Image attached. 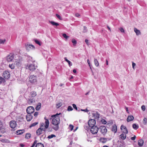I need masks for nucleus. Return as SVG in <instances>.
I'll return each mask as SVG.
<instances>
[{"label":"nucleus","instance_id":"nucleus-1","mask_svg":"<svg viewBox=\"0 0 147 147\" xmlns=\"http://www.w3.org/2000/svg\"><path fill=\"white\" fill-rule=\"evenodd\" d=\"M60 114L61 113L59 114L57 113L51 116V117L53 118L52 121V124L55 126V127H53V128L55 131H57L59 128L58 125L60 123V121L59 117L58 115Z\"/></svg>","mask_w":147,"mask_h":147},{"label":"nucleus","instance_id":"nucleus-15","mask_svg":"<svg viewBox=\"0 0 147 147\" xmlns=\"http://www.w3.org/2000/svg\"><path fill=\"white\" fill-rule=\"evenodd\" d=\"M32 116L31 114H28V115L26 116V118L27 121H30L32 119Z\"/></svg>","mask_w":147,"mask_h":147},{"label":"nucleus","instance_id":"nucleus-23","mask_svg":"<svg viewBox=\"0 0 147 147\" xmlns=\"http://www.w3.org/2000/svg\"><path fill=\"white\" fill-rule=\"evenodd\" d=\"M108 139L102 138H101L100 140V142L103 143H105L107 141Z\"/></svg>","mask_w":147,"mask_h":147},{"label":"nucleus","instance_id":"nucleus-44","mask_svg":"<svg viewBox=\"0 0 147 147\" xmlns=\"http://www.w3.org/2000/svg\"><path fill=\"white\" fill-rule=\"evenodd\" d=\"M9 67L12 69H14L15 68L14 65L13 64H9Z\"/></svg>","mask_w":147,"mask_h":147},{"label":"nucleus","instance_id":"nucleus-12","mask_svg":"<svg viewBox=\"0 0 147 147\" xmlns=\"http://www.w3.org/2000/svg\"><path fill=\"white\" fill-rule=\"evenodd\" d=\"M121 130L123 131V132L125 134H127L128 133V131L126 127L125 126L122 125L121 127Z\"/></svg>","mask_w":147,"mask_h":147},{"label":"nucleus","instance_id":"nucleus-40","mask_svg":"<svg viewBox=\"0 0 147 147\" xmlns=\"http://www.w3.org/2000/svg\"><path fill=\"white\" fill-rule=\"evenodd\" d=\"M6 41L5 39H0V44H4L5 42Z\"/></svg>","mask_w":147,"mask_h":147},{"label":"nucleus","instance_id":"nucleus-11","mask_svg":"<svg viewBox=\"0 0 147 147\" xmlns=\"http://www.w3.org/2000/svg\"><path fill=\"white\" fill-rule=\"evenodd\" d=\"M3 76L5 79H8L10 77L9 72L8 71H5L3 73Z\"/></svg>","mask_w":147,"mask_h":147},{"label":"nucleus","instance_id":"nucleus-33","mask_svg":"<svg viewBox=\"0 0 147 147\" xmlns=\"http://www.w3.org/2000/svg\"><path fill=\"white\" fill-rule=\"evenodd\" d=\"M64 59L68 63L69 66H71L72 65V63L70 62V61L68 60L66 57H65L64 58Z\"/></svg>","mask_w":147,"mask_h":147},{"label":"nucleus","instance_id":"nucleus-57","mask_svg":"<svg viewBox=\"0 0 147 147\" xmlns=\"http://www.w3.org/2000/svg\"><path fill=\"white\" fill-rule=\"evenodd\" d=\"M85 41L88 45H89V43L88 42V40L87 39H85Z\"/></svg>","mask_w":147,"mask_h":147},{"label":"nucleus","instance_id":"nucleus-13","mask_svg":"<svg viewBox=\"0 0 147 147\" xmlns=\"http://www.w3.org/2000/svg\"><path fill=\"white\" fill-rule=\"evenodd\" d=\"M9 125L11 128H14L16 126V123L15 121H10Z\"/></svg>","mask_w":147,"mask_h":147},{"label":"nucleus","instance_id":"nucleus-50","mask_svg":"<svg viewBox=\"0 0 147 147\" xmlns=\"http://www.w3.org/2000/svg\"><path fill=\"white\" fill-rule=\"evenodd\" d=\"M37 142V141L36 140H35L33 144L30 147H34L35 144H36Z\"/></svg>","mask_w":147,"mask_h":147},{"label":"nucleus","instance_id":"nucleus-53","mask_svg":"<svg viewBox=\"0 0 147 147\" xmlns=\"http://www.w3.org/2000/svg\"><path fill=\"white\" fill-rule=\"evenodd\" d=\"M45 124L44 123H42L40 124V128H43L45 127Z\"/></svg>","mask_w":147,"mask_h":147},{"label":"nucleus","instance_id":"nucleus-47","mask_svg":"<svg viewBox=\"0 0 147 147\" xmlns=\"http://www.w3.org/2000/svg\"><path fill=\"white\" fill-rule=\"evenodd\" d=\"M63 36L66 39H67L69 37V36H67L66 34H63Z\"/></svg>","mask_w":147,"mask_h":147},{"label":"nucleus","instance_id":"nucleus-5","mask_svg":"<svg viewBox=\"0 0 147 147\" xmlns=\"http://www.w3.org/2000/svg\"><path fill=\"white\" fill-rule=\"evenodd\" d=\"M98 130V127L96 126H93L91 127L90 131L93 134H95L97 133Z\"/></svg>","mask_w":147,"mask_h":147},{"label":"nucleus","instance_id":"nucleus-61","mask_svg":"<svg viewBox=\"0 0 147 147\" xmlns=\"http://www.w3.org/2000/svg\"><path fill=\"white\" fill-rule=\"evenodd\" d=\"M75 16L76 17H78L79 16H80V15L78 13H76V14H75Z\"/></svg>","mask_w":147,"mask_h":147},{"label":"nucleus","instance_id":"nucleus-52","mask_svg":"<svg viewBox=\"0 0 147 147\" xmlns=\"http://www.w3.org/2000/svg\"><path fill=\"white\" fill-rule=\"evenodd\" d=\"M69 127L71 131H72L73 129L74 126L73 125L70 124L69 125Z\"/></svg>","mask_w":147,"mask_h":147},{"label":"nucleus","instance_id":"nucleus-38","mask_svg":"<svg viewBox=\"0 0 147 147\" xmlns=\"http://www.w3.org/2000/svg\"><path fill=\"white\" fill-rule=\"evenodd\" d=\"M72 42L73 44V45L75 46L77 43V41L76 40L74 39H73L72 40Z\"/></svg>","mask_w":147,"mask_h":147},{"label":"nucleus","instance_id":"nucleus-14","mask_svg":"<svg viewBox=\"0 0 147 147\" xmlns=\"http://www.w3.org/2000/svg\"><path fill=\"white\" fill-rule=\"evenodd\" d=\"M41 128H39L36 130V134L37 136H39L44 133Z\"/></svg>","mask_w":147,"mask_h":147},{"label":"nucleus","instance_id":"nucleus-8","mask_svg":"<svg viewBox=\"0 0 147 147\" xmlns=\"http://www.w3.org/2000/svg\"><path fill=\"white\" fill-rule=\"evenodd\" d=\"M96 121L94 119H91L88 122V124L90 127H92L93 126H95Z\"/></svg>","mask_w":147,"mask_h":147},{"label":"nucleus","instance_id":"nucleus-3","mask_svg":"<svg viewBox=\"0 0 147 147\" xmlns=\"http://www.w3.org/2000/svg\"><path fill=\"white\" fill-rule=\"evenodd\" d=\"M15 55L12 54H10L6 57V60L8 62H10L13 61V59H15L14 57Z\"/></svg>","mask_w":147,"mask_h":147},{"label":"nucleus","instance_id":"nucleus-55","mask_svg":"<svg viewBox=\"0 0 147 147\" xmlns=\"http://www.w3.org/2000/svg\"><path fill=\"white\" fill-rule=\"evenodd\" d=\"M141 109L143 111H144L145 110V106L144 105L142 106Z\"/></svg>","mask_w":147,"mask_h":147},{"label":"nucleus","instance_id":"nucleus-62","mask_svg":"<svg viewBox=\"0 0 147 147\" xmlns=\"http://www.w3.org/2000/svg\"><path fill=\"white\" fill-rule=\"evenodd\" d=\"M87 62L89 64V66H90V61H89V59H88L87 60Z\"/></svg>","mask_w":147,"mask_h":147},{"label":"nucleus","instance_id":"nucleus-41","mask_svg":"<svg viewBox=\"0 0 147 147\" xmlns=\"http://www.w3.org/2000/svg\"><path fill=\"white\" fill-rule=\"evenodd\" d=\"M56 136L54 134H51V135L49 136L47 138L48 139H51V138H53L54 137H55Z\"/></svg>","mask_w":147,"mask_h":147},{"label":"nucleus","instance_id":"nucleus-16","mask_svg":"<svg viewBox=\"0 0 147 147\" xmlns=\"http://www.w3.org/2000/svg\"><path fill=\"white\" fill-rule=\"evenodd\" d=\"M92 115L94 118L97 119L99 118L100 114L98 112H96L94 113H92Z\"/></svg>","mask_w":147,"mask_h":147},{"label":"nucleus","instance_id":"nucleus-64","mask_svg":"<svg viewBox=\"0 0 147 147\" xmlns=\"http://www.w3.org/2000/svg\"><path fill=\"white\" fill-rule=\"evenodd\" d=\"M117 147H124V146L123 145L120 144V145L117 146Z\"/></svg>","mask_w":147,"mask_h":147},{"label":"nucleus","instance_id":"nucleus-59","mask_svg":"<svg viewBox=\"0 0 147 147\" xmlns=\"http://www.w3.org/2000/svg\"><path fill=\"white\" fill-rule=\"evenodd\" d=\"M38 112H35L34 114V116H35V117H37V115H38Z\"/></svg>","mask_w":147,"mask_h":147},{"label":"nucleus","instance_id":"nucleus-25","mask_svg":"<svg viewBox=\"0 0 147 147\" xmlns=\"http://www.w3.org/2000/svg\"><path fill=\"white\" fill-rule=\"evenodd\" d=\"M24 131V129L19 130L16 131V133L18 135H20L22 134Z\"/></svg>","mask_w":147,"mask_h":147},{"label":"nucleus","instance_id":"nucleus-43","mask_svg":"<svg viewBox=\"0 0 147 147\" xmlns=\"http://www.w3.org/2000/svg\"><path fill=\"white\" fill-rule=\"evenodd\" d=\"M147 122V118H144V119L143 121V123L144 125L146 124V123Z\"/></svg>","mask_w":147,"mask_h":147},{"label":"nucleus","instance_id":"nucleus-21","mask_svg":"<svg viewBox=\"0 0 147 147\" xmlns=\"http://www.w3.org/2000/svg\"><path fill=\"white\" fill-rule=\"evenodd\" d=\"M144 141L143 140L140 139L138 141V144L140 146H142L143 144Z\"/></svg>","mask_w":147,"mask_h":147},{"label":"nucleus","instance_id":"nucleus-49","mask_svg":"<svg viewBox=\"0 0 147 147\" xmlns=\"http://www.w3.org/2000/svg\"><path fill=\"white\" fill-rule=\"evenodd\" d=\"M84 29L83 30V32H87V28L85 26H84Z\"/></svg>","mask_w":147,"mask_h":147},{"label":"nucleus","instance_id":"nucleus-17","mask_svg":"<svg viewBox=\"0 0 147 147\" xmlns=\"http://www.w3.org/2000/svg\"><path fill=\"white\" fill-rule=\"evenodd\" d=\"M134 119V117L133 116L129 115L127 117V122L130 121H132Z\"/></svg>","mask_w":147,"mask_h":147},{"label":"nucleus","instance_id":"nucleus-19","mask_svg":"<svg viewBox=\"0 0 147 147\" xmlns=\"http://www.w3.org/2000/svg\"><path fill=\"white\" fill-rule=\"evenodd\" d=\"M134 31L136 33V35H138L141 34V32L140 30L136 28H134Z\"/></svg>","mask_w":147,"mask_h":147},{"label":"nucleus","instance_id":"nucleus-30","mask_svg":"<svg viewBox=\"0 0 147 147\" xmlns=\"http://www.w3.org/2000/svg\"><path fill=\"white\" fill-rule=\"evenodd\" d=\"M35 100L34 99H30L28 101V103L30 105H31L33 102H34Z\"/></svg>","mask_w":147,"mask_h":147},{"label":"nucleus","instance_id":"nucleus-22","mask_svg":"<svg viewBox=\"0 0 147 147\" xmlns=\"http://www.w3.org/2000/svg\"><path fill=\"white\" fill-rule=\"evenodd\" d=\"M126 134L122 133L120 135V138L122 140H125L126 138Z\"/></svg>","mask_w":147,"mask_h":147},{"label":"nucleus","instance_id":"nucleus-60","mask_svg":"<svg viewBox=\"0 0 147 147\" xmlns=\"http://www.w3.org/2000/svg\"><path fill=\"white\" fill-rule=\"evenodd\" d=\"M136 65V64L134 63V62H133L132 63V67H133V69H134V66H135Z\"/></svg>","mask_w":147,"mask_h":147},{"label":"nucleus","instance_id":"nucleus-7","mask_svg":"<svg viewBox=\"0 0 147 147\" xmlns=\"http://www.w3.org/2000/svg\"><path fill=\"white\" fill-rule=\"evenodd\" d=\"M25 46L26 50L28 51L30 49H35V47L33 45H30L28 43H26Z\"/></svg>","mask_w":147,"mask_h":147},{"label":"nucleus","instance_id":"nucleus-6","mask_svg":"<svg viewBox=\"0 0 147 147\" xmlns=\"http://www.w3.org/2000/svg\"><path fill=\"white\" fill-rule=\"evenodd\" d=\"M34 109L32 106L28 107L26 109V112L28 114H31L34 111Z\"/></svg>","mask_w":147,"mask_h":147},{"label":"nucleus","instance_id":"nucleus-54","mask_svg":"<svg viewBox=\"0 0 147 147\" xmlns=\"http://www.w3.org/2000/svg\"><path fill=\"white\" fill-rule=\"evenodd\" d=\"M56 16L60 20H62V18L61 17V16L58 14H56Z\"/></svg>","mask_w":147,"mask_h":147},{"label":"nucleus","instance_id":"nucleus-35","mask_svg":"<svg viewBox=\"0 0 147 147\" xmlns=\"http://www.w3.org/2000/svg\"><path fill=\"white\" fill-rule=\"evenodd\" d=\"M31 136V135L29 133H27L26 135V138L27 139H29Z\"/></svg>","mask_w":147,"mask_h":147},{"label":"nucleus","instance_id":"nucleus-26","mask_svg":"<svg viewBox=\"0 0 147 147\" xmlns=\"http://www.w3.org/2000/svg\"><path fill=\"white\" fill-rule=\"evenodd\" d=\"M41 104V103L39 102L38 104V105L36 106V109L37 111L39 110L40 108Z\"/></svg>","mask_w":147,"mask_h":147},{"label":"nucleus","instance_id":"nucleus-27","mask_svg":"<svg viewBox=\"0 0 147 147\" xmlns=\"http://www.w3.org/2000/svg\"><path fill=\"white\" fill-rule=\"evenodd\" d=\"M36 147H44V146L43 144H42L41 143H39L37 144H36Z\"/></svg>","mask_w":147,"mask_h":147},{"label":"nucleus","instance_id":"nucleus-51","mask_svg":"<svg viewBox=\"0 0 147 147\" xmlns=\"http://www.w3.org/2000/svg\"><path fill=\"white\" fill-rule=\"evenodd\" d=\"M81 111H84L85 112H87L89 111V110L87 109L86 108L85 109H81Z\"/></svg>","mask_w":147,"mask_h":147},{"label":"nucleus","instance_id":"nucleus-37","mask_svg":"<svg viewBox=\"0 0 147 147\" xmlns=\"http://www.w3.org/2000/svg\"><path fill=\"white\" fill-rule=\"evenodd\" d=\"M34 41L36 44L38 45L39 46L41 45V43L37 39H34Z\"/></svg>","mask_w":147,"mask_h":147},{"label":"nucleus","instance_id":"nucleus-58","mask_svg":"<svg viewBox=\"0 0 147 147\" xmlns=\"http://www.w3.org/2000/svg\"><path fill=\"white\" fill-rule=\"evenodd\" d=\"M136 137L135 136H134L132 137L131 138V139L133 140H135L136 138Z\"/></svg>","mask_w":147,"mask_h":147},{"label":"nucleus","instance_id":"nucleus-4","mask_svg":"<svg viewBox=\"0 0 147 147\" xmlns=\"http://www.w3.org/2000/svg\"><path fill=\"white\" fill-rule=\"evenodd\" d=\"M30 82L32 84H34L37 82V77L34 75H31L29 77Z\"/></svg>","mask_w":147,"mask_h":147},{"label":"nucleus","instance_id":"nucleus-36","mask_svg":"<svg viewBox=\"0 0 147 147\" xmlns=\"http://www.w3.org/2000/svg\"><path fill=\"white\" fill-rule=\"evenodd\" d=\"M1 141L3 143H8L9 142V140L7 139H4L1 140Z\"/></svg>","mask_w":147,"mask_h":147},{"label":"nucleus","instance_id":"nucleus-31","mask_svg":"<svg viewBox=\"0 0 147 147\" xmlns=\"http://www.w3.org/2000/svg\"><path fill=\"white\" fill-rule=\"evenodd\" d=\"M28 61H31L33 63L34 62L33 60L32 59V58L30 56H27V59Z\"/></svg>","mask_w":147,"mask_h":147},{"label":"nucleus","instance_id":"nucleus-10","mask_svg":"<svg viewBox=\"0 0 147 147\" xmlns=\"http://www.w3.org/2000/svg\"><path fill=\"white\" fill-rule=\"evenodd\" d=\"M99 129L101 132L103 134H105L107 131V129L105 126H100Z\"/></svg>","mask_w":147,"mask_h":147},{"label":"nucleus","instance_id":"nucleus-9","mask_svg":"<svg viewBox=\"0 0 147 147\" xmlns=\"http://www.w3.org/2000/svg\"><path fill=\"white\" fill-rule=\"evenodd\" d=\"M45 127L42 128V131L44 134H45L46 129L48 128L49 125V122L48 119H46V121H45Z\"/></svg>","mask_w":147,"mask_h":147},{"label":"nucleus","instance_id":"nucleus-18","mask_svg":"<svg viewBox=\"0 0 147 147\" xmlns=\"http://www.w3.org/2000/svg\"><path fill=\"white\" fill-rule=\"evenodd\" d=\"M117 128L116 125H114L112 127V131L115 133L117 131Z\"/></svg>","mask_w":147,"mask_h":147},{"label":"nucleus","instance_id":"nucleus-56","mask_svg":"<svg viewBox=\"0 0 147 147\" xmlns=\"http://www.w3.org/2000/svg\"><path fill=\"white\" fill-rule=\"evenodd\" d=\"M119 30L121 32H124L125 31L124 29L122 28H121L119 29Z\"/></svg>","mask_w":147,"mask_h":147},{"label":"nucleus","instance_id":"nucleus-20","mask_svg":"<svg viewBox=\"0 0 147 147\" xmlns=\"http://www.w3.org/2000/svg\"><path fill=\"white\" fill-rule=\"evenodd\" d=\"M49 22L52 25L57 26L59 25V23L53 21H49Z\"/></svg>","mask_w":147,"mask_h":147},{"label":"nucleus","instance_id":"nucleus-63","mask_svg":"<svg viewBox=\"0 0 147 147\" xmlns=\"http://www.w3.org/2000/svg\"><path fill=\"white\" fill-rule=\"evenodd\" d=\"M73 72L74 73H76V71L75 69H74L73 70Z\"/></svg>","mask_w":147,"mask_h":147},{"label":"nucleus","instance_id":"nucleus-28","mask_svg":"<svg viewBox=\"0 0 147 147\" xmlns=\"http://www.w3.org/2000/svg\"><path fill=\"white\" fill-rule=\"evenodd\" d=\"M22 61V59H20L19 61H18L17 62L16 61V65L18 66H20L21 65V62Z\"/></svg>","mask_w":147,"mask_h":147},{"label":"nucleus","instance_id":"nucleus-45","mask_svg":"<svg viewBox=\"0 0 147 147\" xmlns=\"http://www.w3.org/2000/svg\"><path fill=\"white\" fill-rule=\"evenodd\" d=\"M61 105H62V104L61 102L59 103L58 104H57L56 105V107L57 108H58L59 107H60L61 106Z\"/></svg>","mask_w":147,"mask_h":147},{"label":"nucleus","instance_id":"nucleus-48","mask_svg":"<svg viewBox=\"0 0 147 147\" xmlns=\"http://www.w3.org/2000/svg\"><path fill=\"white\" fill-rule=\"evenodd\" d=\"M101 122L103 124H106L107 122L104 119H102L101 120Z\"/></svg>","mask_w":147,"mask_h":147},{"label":"nucleus","instance_id":"nucleus-34","mask_svg":"<svg viewBox=\"0 0 147 147\" xmlns=\"http://www.w3.org/2000/svg\"><path fill=\"white\" fill-rule=\"evenodd\" d=\"M5 81V80L2 77H0V84L3 83Z\"/></svg>","mask_w":147,"mask_h":147},{"label":"nucleus","instance_id":"nucleus-24","mask_svg":"<svg viewBox=\"0 0 147 147\" xmlns=\"http://www.w3.org/2000/svg\"><path fill=\"white\" fill-rule=\"evenodd\" d=\"M36 95V92H30L29 94V96L30 98L34 97Z\"/></svg>","mask_w":147,"mask_h":147},{"label":"nucleus","instance_id":"nucleus-39","mask_svg":"<svg viewBox=\"0 0 147 147\" xmlns=\"http://www.w3.org/2000/svg\"><path fill=\"white\" fill-rule=\"evenodd\" d=\"M38 123L37 122H36L32 124H31V125L30 126V127H32L36 125H37V124H38Z\"/></svg>","mask_w":147,"mask_h":147},{"label":"nucleus","instance_id":"nucleus-2","mask_svg":"<svg viewBox=\"0 0 147 147\" xmlns=\"http://www.w3.org/2000/svg\"><path fill=\"white\" fill-rule=\"evenodd\" d=\"M37 66H36L33 63L28 64L26 67V69H28L30 70L33 71L36 69Z\"/></svg>","mask_w":147,"mask_h":147},{"label":"nucleus","instance_id":"nucleus-46","mask_svg":"<svg viewBox=\"0 0 147 147\" xmlns=\"http://www.w3.org/2000/svg\"><path fill=\"white\" fill-rule=\"evenodd\" d=\"M73 110L72 107L70 106H69L67 108V111H71Z\"/></svg>","mask_w":147,"mask_h":147},{"label":"nucleus","instance_id":"nucleus-32","mask_svg":"<svg viewBox=\"0 0 147 147\" xmlns=\"http://www.w3.org/2000/svg\"><path fill=\"white\" fill-rule=\"evenodd\" d=\"M94 62L95 65L98 67L99 65V63L96 59L94 58Z\"/></svg>","mask_w":147,"mask_h":147},{"label":"nucleus","instance_id":"nucleus-29","mask_svg":"<svg viewBox=\"0 0 147 147\" xmlns=\"http://www.w3.org/2000/svg\"><path fill=\"white\" fill-rule=\"evenodd\" d=\"M132 127L134 129L136 130L139 128V126L138 124H134L132 125Z\"/></svg>","mask_w":147,"mask_h":147},{"label":"nucleus","instance_id":"nucleus-42","mask_svg":"<svg viewBox=\"0 0 147 147\" xmlns=\"http://www.w3.org/2000/svg\"><path fill=\"white\" fill-rule=\"evenodd\" d=\"M73 107V108L75 109L76 111H80V110L79 109L78 110V108L76 106V105L75 104H73L72 105Z\"/></svg>","mask_w":147,"mask_h":147}]
</instances>
